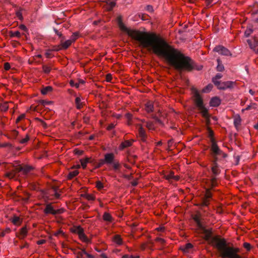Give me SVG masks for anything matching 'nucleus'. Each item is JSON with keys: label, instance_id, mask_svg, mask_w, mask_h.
I'll use <instances>...</instances> for the list:
<instances>
[{"label": "nucleus", "instance_id": "f257e3e1", "mask_svg": "<svg viewBox=\"0 0 258 258\" xmlns=\"http://www.w3.org/2000/svg\"><path fill=\"white\" fill-rule=\"evenodd\" d=\"M121 31L125 33L128 36L138 42L139 46L146 48L148 51L152 52L157 55H162L167 59L176 68H180L181 66L179 63L188 64L189 58L184 57L182 54L174 49L163 39L158 37L155 34H150L147 32L138 30H132L123 25L120 24Z\"/></svg>", "mask_w": 258, "mask_h": 258}, {"label": "nucleus", "instance_id": "f03ea898", "mask_svg": "<svg viewBox=\"0 0 258 258\" xmlns=\"http://www.w3.org/2000/svg\"><path fill=\"white\" fill-rule=\"evenodd\" d=\"M211 171L212 174L210 176V178L207 179V185L208 187L206 188V192H205L204 197L202 198L201 204H200L201 207H207L209 206L210 200L212 197L211 190L214 187L217 186V176L219 175L221 172L219 166H215V165H211Z\"/></svg>", "mask_w": 258, "mask_h": 258}, {"label": "nucleus", "instance_id": "7ed1b4c3", "mask_svg": "<svg viewBox=\"0 0 258 258\" xmlns=\"http://www.w3.org/2000/svg\"><path fill=\"white\" fill-rule=\"evenodd\" d=\"M201 228L202 229L203 233L204 234V239L217 248L218 251L231 247L227 244L225 239H221L218 236H213L211 229H207L203 227Z\"/></svg>", "mask_w": 258, "mask_h": 258}, {"label": "nucleus", "instance_id": "20e7f679", "mask_svg": "<svg viewBox=\"0 0 258 258\" xmlns=\"http://www.w3.org/2000/svg\"><path fill=\"white\" fill-rule=\"evenodd\" d=\"M174 49L177 50L178 52L182 54L183 56H184V57L189 58V60L187 61H188V64H187L184 63V62H179V63L180 64L179 65L181 66V67H180V68H176V67H175L173 64H172L171 62H170L169 60H168V59L166 58H165L164 56H162V55H158V56H160V57H162L164 59H165V60L168 61V63H169L170 64V65H171V66H172V67L173 68V69H174L175 70L177 71V72H178L179 73H181L182 72H190L195 69H197V70H199V71L201 70V69L203 67L201 66V67H197L196 68H195V63H194L193 60H192L191 59V58H190L188 56H185L184 54H183V53H181L180 51H179L178 50H177L174 48Z\"/></svg>", "mask_w": 258, "mask_h": 258}, {"label": "nucleus", "instance_id": "39448f33", "mask_svg": "<svg viewBox=\"0 0 258 258\" xmlns=\"http://www.w3.org/2000/svg\"><path fill=\"white\" fill-rule=\"evenodd\" d=\"M219 252H220V256L222 258H242L237 254L239 252V249L232 246L220 250Z\"/></svg>", "mask_w": 258, "mask_h": 258}, {"label": "nucleus", "instance_id": "423d86ee", "mask_svg": "<svg viewBox=\"0 0 258 258\" xmlns=\"http://www.w3.org/2000/svg\"><path fill=\"white\" fill-rule=\"evenodd\" d=\"M195 102L197 108L201 111L203 116L207 120L209 119V115L208 113V110L205 106H204L203 99L198 92H196L195 94Z\"/></svg>", "mask_w": 258, "mask_h": 258}, {"label": "nucleus", "instance_id": "0eeeda50", "mask_svg": "<svg viewBox=\"0 0 258 258\" xmlns=\"http://www.w3.org/2000/svg\"><path fill=\"white\" fill-rule=\"evenodd\" d=\"M215 86L218 88V89L220 90H226L227 89H232L235 85V83L234 81H226V82H216V83H213Z\"/></svg>", "mask_w": 258, "mask_h": 258}, {"label": "nucleus", "instance_id": "6e6552de", "mask_svg": "<svg viewBox=\"0 0 258 258\" xmlns=\"http://www.w3.org/2000/svg\"><path fill=\"white\" fill-rule=\"evenodd\" d=\"M210 150L211 156H222L223 158L227 157V154L219 148L216 142L211 143Z\"/></svg>", "mask_w": 258, "mask_h": 258}, {"label": "nucleus", "instance_id": "1a4fd4ad", "mask_svg": "<svg viewBox=\"0 0 258 258\" xmlns=\"http://www.w3.org/2000/svg\"><path fill=\"white\" fill-rule=\"evenodd\" d=\"M63 211V210L62 209L54 210L51 204H46V208L44 210V213H45V214H51L53 215L61 214Z\"/></svg>", "mask_w": 258, "mask_h": 258}, {"label": "nucleus", "instance_id": "9d476101", "mask_svg": "<svg viewBox=\"0 0 258 258\" xmlns=\"http://www.w3.org/2000/svg\"><path fill=\"white\" fill-rule=\"evenodd\" d=\"M213 51L222 55L230 56L231 55L230 51L223 45H218L215 47Z\"/></svg>", "mask_w": 258, "mask_h": 258}, {"label": "nucleus", "instance_id": "9b49d317", "mask_svg": "<svg viewBox=\"0 0 258 258\" xmlns=\"http://www.w3.org/2000/svg\"><path fill=\"white\" fill-rule=\"evenodd\" d=\"M75 232L79 234L80 239H82V240L87 243L89 242V240L85 236V234H84L83 229L81 227L79 226L76 228Z\"/></svg>", "mask_w": 258, "mask_h": 258}, {"label": "nucleus", "instance_id": "f8f14e48", "mask_svg": "<svg viewBox=\"0 0 258 258\" xmlns=\"http://www.w3.org/2000/svg\"><path fill=\"white\" fill-rule=\"evenodd\" d=\"M114 159V155L113 153H107L104 155V159H101L106 164L110 165L113 163V160Z\"/></svg>", "mask_w": 258, "mask_h": 258}, {"label": "nucleus", "instance_id": "ddd939ff", "mask_svg": "<svg viewBox=\"0 0 258 258\" xmlns=\"http://www.w3.org/2000/svg\"><path fill=\"white\" fill-rule=\"evenodd\" d=\"M247 43L250 48L251 49H254V48H256L258 46V39L257 37H254L252 40L248 39Z\"/></svg>", "mask_w": 258, "mask_h": 258}, {"label": "nucleus", "instance_id": "4468645a", "mask_svg": "<svg viewBox=\"0 0 258 258\" xmlns=\"http://www.w3.org/2000/svg\"><path fill=\"white\" fill-rule=\"evenodd\" d=\"M221 100L218 97L212 98L210 100V105L213 107H217L220 105Z\"/></svg>", "mask_w": 258, "mask_h": 258}, {"label": "nucleus", "instance_id": "2eb2a0df", "mask_svg": "<svg viewBox=\"0 0 258 258\" xmlns=\"http://www.w3.org/2000/svg\"><path fill=\"white\" fill-rule=\"evenodd\" d=\"M22 172V170H20V166L15 168L14 171L7 172L6 176L9 178H13L15 176V172Z\"/></svg>", "mask_w": 258, "mask_h": 258}, {"label": "nucleus", "instance_id": "dca6fc26", "mask_svg": "<svg viewBox=\"0 0 258 258\" xmlns=\"http://www.w3.org/2000/svg\"><path fill=\"white\" fill-rule=\"evenodd\" d=\"M138 133L139 135L142 138V140L144 141L146 137V132L141 125H139Z\"/></svg>", "mask_w": 258, "mask_h": 258}, {"label": "nucleus", "instance_id": "f3484780", "mask_svg": "<svg viewBox=\"0 0 258 258\" xmlns=\"http://www.w3.org/2000/svg\"><path fill=\"white\" fill-rule=\"evenodd\" d=\"M32 170V167L31 166L27 165L25 166H20V171H22V173L24 175H27Z\"/></svg>", "mask_w": 258, "mask_h": 258}, {"label": "nucleus", "instance_id": "a211bd4d", "mask_svg": "<svg viewBox=\"0 0 258 258\" xmlns=\"http://www.w3.org/2000/svg\"><path fill=\"white\" fill-rule=\"evenodd\" d=\"M164 178H165V179H166L168 180L173 179L176 181L178 180L177 176L174 175V173L172 171L170 172V173H168L165 174Z\"/></svg>", "mask_w": 258, "mask_h": 258}, {"label": "nucleus", "instance_id": "6ab92c4d", "mask_svg": "<svg viewBox=\"0 0 258 258\" xmlns=\"http://www.w3.org/2000/svg\"><path fill=\"white\" fill-rule=\"evenodd\" d=\"M106 9L108 11H111L112 10L113 7L115 6V3L113 1H111V0H106Z\"/></svg>", "mask_w": 258, "mask_h": 258}, {"label": "nucleus", "instance_id": "aec40b11", "mask_svg": "<svg viewBox=\"0 0 258 258\" xmlns=\"http://www.w3.org/2000/svg\"><path fill=\"white\" fill-rule=\"evenodd\" d=\"M113 242L116 243L117 245H121L122 243V240H121L120 236L119 235H115L112 237Z\"/></svg>", "mask_w": 258, "mask_h": 258}, {"label": "nucleus", "instance_id": "412c9836", "mask_svg": "<svg viewBox=\"0 0 258 258\" xmlns=\"http://www.w3.org/2000/svg\"><path fill=\"white\" fill-rule=\"evenodd\" d=\"M17 135H18V132L15 130H13V131H11V133L7 134L5 136H6V137H7V138H8V139H10L11 140H14L16 139Z\"/></svg>", "mask_w": 258, "mask_h": 258}, {"label": "nucleus", "instance_id": "4be33fe9", "mask_svg": "<svg viewBox=\"0 0 258 258\" xmlns=\"http://www.w3.org/2000/svg\"><path fill=\"white\" fill-rule=\"evenodd\" d=\"M217 62H218V66H217L216 69L218 72H223L224 70V67L222 64V62L221 61L220 58L217 59Z\"/></svg>", "mask_w": 258, "mask_h": 258}, {"label": "nucleus", "instance_id": "5701e85b", "mask_svg": "<svg viewBox=\"0 0 258 258\" xmlns=\"http://www.w3.org/2000/svg\"><path fill=\"white\" fill-rule=\"evenodd\" d=\"M27 230L26 227H23L21 228L20 230V234H19V236H18L19 239H23L27 235Z\"/></svg>", "mask_w": 258, "mask_h": 258}, {"label": "nucleus", "instance_id": "b1692460", "mask_svg": "<svg viewBox=\"0 0 258 258\" xmlns=\"http://www.w3.org/2000/svg\"><path fill=\"white\" fill-rule=\"evenodd\" d=\"M75 103L78 109H80L84 105V103L81 102V99L80 97L76 98Z\"/></svg>", "mask_w": 258, "mask_h": 258}, {"label": "nucleus", "instance_id": "393cba45", "mask_svg": "<svg viewBox=\"0 0 258 258\" xmlns=\"http://www.w3.org/2000/svg\"><path fill=\"white\" fill-rule=\"evenodd\" d=\"M52 90V88L50 86H48L42 89L41 93L44 95H46L47 93L51 92Z\"/></svg>", "mask_w": 258, "mask_h": 258}, {"label": "nucleus", "instance_id": "a878e982", "mask_svg": "<svg viewBox=\"0 0 258 258\" xmlns=\"http://www.w3.org/2000/svg\"><path fill=\"white\" fill-rule=\"evenodd\" d=\"M72 42V40H68L65 42L61 43V47L63 49H67L70 45H71Z\"/></svg>", "mask_w": 258, "mask_h": 258}, {"label": "nucleus", "instance_id": "bb28decb", "mask_svg": "<svg viewBox=\"0 0 258 258\" xmlns=\"http://www.w3.org/2000/svg\"><path fill=\"white\" fill-rule=\"evenodd\" d=\"M78 174V170H74L73 171L69 172V173L68 174V179H72V178L77 176Z\"/></svg>", "mask_w": 258, "mask_h": 258}, {"label": "nucleus", "instance_id": "cd10ccee", "mask_svg": "<svg viewBox=\"0 0 258 258\" xmlns=\"http://www.w3.org/2000/svg\"><path fill=\"white\" fill-rule=\"evenodd\" d=\"M154 108V106H153L152 103L148 102L146 104L145 109L148 112H152L153 111V109Z\"/></svg>", "mask_w": 258, "mask_h": 258}, {"label": "nucleus", "instance_id": "c85d7f7f", "mask_svg": "<svg viewBox=\"0 0 258 258\" xmlns=\"http://www.w3.org/2000/svg\"><path fill=\"white\" fill-rule=\"evenodd\" d=\"M9 109V106L8 105V103L4 102L1 104L0 105V110L1 111L6 112L7 110Z\"/></svg>", "mask_w": 258, "mask_h": 258}, {"label": "nucleus", "instance_id": "c756f323", "mask_svg": "<svg viewBox=\"0 0 258 258\" xmlns=\"http://www.w3.org/2000/svg\"><path fill=\"white\" fill-rule=\"evenodd\" d=\"M103 220L107 222L111 221V216L108 213H105L103 215Z\"/></svg>", "mask_w": 258, "mask_h": 258}, {"label": "nucleus", "instance_id": "7c9ffc66", "mask_svg": "<svg viewBox=\"0 0 258 258\" xmlns=\"http://www.w3.org/2000/svg\"><path fill=\"white\" fill-rule=\"evenodd\" d=\"M241 122V118L240 116L235 117L234 119V124L235 127H237L240 125Z\"/></svg>", "mask_w": 258, "mask_h": 258}, {"label": "nucleus", "instance_id": "2f4dec72", "mask_svg": "<svg viewBox=\"0 0 258 258\" xmlns=\"http://www.w3.org/2000/svg\"><path fill=\"white\" fill-rule=\"evenodd\" d=\"M213 89V84H208L205 88L203 89V92L207 93L210 92Z\"/></svg>", "mask_w": 258, "mask_h": 258}, {"label": "nucleus", "instance_id": "473e14b6", "mask_svg": "<svg viewBox=\"0 0 258 258\" xmlns=\"http://www.w3.org/2000/svg\"><path fill=\"white\" fill-rule=\"evenodd\" d=\"M222 75L221 74H216V76L213 78L212 79V82L213 83H216V82H221L219 81L218 80L221 79L222 78Z\"/></svg>", "mask_w": 258, "mask_h": 258}, {"label": "nucleus", "instance_id": "72a5a7b5", "mask_svg": "<svg viewBox=\"0 0 258 258\" xmlns=\"http://www.w3.org/2000/svg\"><path fill=\"white\" fill-rule=\"evenodd\" d=\"M193 245L191 244V243H187L185 245L184 247L183 248V252H188V250L191 249Z\"/></svg>", "mask_w": 258, "mask_h": 258}, {"label": "nucleus", "instance_id": "f704fd0d", "mask_svg": "<svg viewBox=\"0 0 258 258\" xmlns=\"http://www.w3.org/2000/svg\"><path fill=\"white\" fill-rule=\"evenodd\" d=\"M213 159L211 160V165H215V166L219 165L217 162L218 161V156H211Z\"/></svg>", "mask_w": 258, "mask_h": 258}, {"label": "nucleus", "instance_id": "c9c22d12", "mask_svg": "<svg viewBox=\"0 0 258 258\" xmlns=\"http://www.w3.org/2000/svg\"><path fill=\"white\" fill-rule=\"evenodd\" d=\"M12 222L15 225H19L21 223V220L18 216L13 217Z\"/></svg>", "mask_w": 258, "mask_h": 258}, {"label": "nucleus", "instance_id": "e433bc0d", "mask_svg": "<svg viewBox=\"0 0 258 258\" xmlns=\"http://www.w3.org/2000/svg\"><path fill=\"white\" fill-rule=\"evenodd\" d=\"M42 70L46 74H48L50 73L51 70V67H48V66L43 65L42 66Z\"/></svg>", "mask_w": 258, "mask_h": 258}, {"label": "nucleus", "instance_id": "4c0bfd02", "mask_svg": "<svg viewBox=\"0 0 258 258\" xmlns=\"http://www.w3.org/2000/svg\"><path fill=\"white\" fill-rule=\"evenodd\" d=\"M52 189L54 191V196L56 199H59L60 198V194L57 192V190H58V187L56 186L52 187Z\"/></svg>", "mask_w": 258, "mask_h": 258}, {"label": "nucleus", "instance_id": "58836bf2", "mask_svg": "<svg viewBox=\"0 0 258 258\" xmlns=\"http://www.w3.org/2000/svg\"><path fill=\"white\" fill-rule=\"evenodd\" d=\"M253 32V29L251 28H247L246 29L245 32H244V35H245V37H248Z\"/></svg>", "mask_w": 258, "mask_h": 258}, {"label": "nucleus", "instance_id": "ea45409f", "mask_svg": "<svg viewBox=\"0 0 258 258\" xmlns=\"http://www.w3.org/2000/svg\"><path fill=\"white\" fill-rule=\"evenodd\" d=\"M213 132L210 128H209V137L210 138L211 143H213V142H216L213 138Z\"/></svg>", "mask_w": 258, "mask_h": 258}, {"label": "nucleus", "instance_id": "a19ab883", "mask_svg": "<svg viewBox=\"0 0 258 258\" xmlns=\"http://www.w3.org/2000/svg\"><path fill=\"white\" fill-rule=\"evenodd\" d=\"M131 146V142L129 141H126L121 144V146H122V149L125 148L130 147Z\"/></svg>", "mask_w": 258, "mask_h": 258}, {"label": "nucleus", "instance_id": "79ce46f5", "mask_svg": "<svg viewBox=\"0 0 258 258\" xmlns=\"http://www.w3.org/2000/svg\"><path fill=\"white\" fill-rule=\"evenodd\" d=\"M88 162V158L86 159H81V166H83V168L85 169L86 168V164Z\"/></svg>", "mask_w": 258, "mask_h": 258}, {"label": "nucleus", "instance_id": "37998d69", "mask_svg": "<svg viewBox=\"0 0 258 258\" xmlns=\"http://www.w3.org/2000/svg\"><path fill=\"white\" fill-rule=\"evenodd\" d=\"M10 37H17L19 38L20 37V32L18 31H15V32H11Z\"/></svg>", "mask_w": 258, "mask_h": 258}, {"label": "nucleus", "instance_id": "c03bdc74", "mask_svg": "<svg viewBox=\"0 0 258 258\" xmlns=\"http://www.w3.org/2000/svg\"><path fill=\"white\" fill-rule=\"evenodd\" d=\"M125 116H126V118L128 119V124L131 125V121L132 119V114L130 113H126V115H125Z\"/></svg>", "mask_w": 258, "mask_h": 258}, {"label": "nucleus", "instance_id": "a18cd8bd", "mask_svg": "<svg viewBox=\"0 0 258 258\" xmlns=\"http://www.w3.org/2000/svg\"><path fill=\"white\" fill-rule=\"evenodd\" d=\"M72 250L73 251L74 253L77 255V258H82L83 254L82 252H77L75 249H72Z\"/></svg>", "mask_w": 258, "mask_h": 258}, {"label": "nucleus", "instance_id": "49530a36", "mask_svg": "<svg viewBox=\"0 0 258 258\" xmlns=\"http://www.w3.org/2000/svg\"><path fill=\"white\" fill-rule=\"evenodd\" d=\"M70 85H71L72 87H75L77 88H79V83H75L73 80L70 81Z\"/></svg>", "mask_w": 258, "mask_h": 258}, {"label": "nucleus", "instance_id": "de8ad7c7", "mask_svg": "<svg viewBox=\"0 0 258 258\" xmlns=\"http://www.w3.org/2000/svg\"><path fill=\"white\" fill-rule=\"evenodd\" d=\"M29 139V138L28 135H26V138H25L23 139H21V140H20V141H19V143L21 144H25L27 143V142L28 141Z\"/></svg>", "mask_w": 258, "mask_h": 258}, {"label": "nucleus", "instance_id": "09e8293b", "mask_svg": "<svg viewBox=\"0 0 258 258\" xmlns=\"http://www.w3.org/2000/svg\"><path fill=\"white\" fill-rule=\"evenodd\" d=\"M146 127L148 128V129L150 130H152L154 129V125H153V123L152 122H148L146 123Z\"/></svg>", "mask_w": 258, "mask_h": 258}, {"label": "nucleus", "instance_id": "8fccbe9b", "mask_svg": "<svg viewBox=\"0 0 258 258\" xmlns=\"http://www.w3.org/2000/svg\"><path fill=\"white\" fill-rule=\"evenodd\" d=\"M113 168H114L115 171H117L119 172V164L118 163H113Z\"/></svg>", "mask_w": 258, "mask_h": 258}, {"label": "nucleus", "instance_id": "3c124183", "mask_svg": "<svg viewBox=\"0 0 258 258\" xmlns=\"http://www.w3.org/2000/svg\"><path fill=\"white\" fill-rule=\"evenodd\" d=\"M62 46H60L59 45H55V46H54L53 47H52V51H59L61 49H62Z\"/></svg>", "mask_w": 258, "mask_h": 258}, {"label": "nucleus", "instance_id": "603ef678", "mask_svg": "<svg viewBox=\"0 0 258 258\" xmlns=\"http://www.w3.org/2000/svg\"><path fill=\"white\" fill-rule=\"evenodd\" d=\"M195 222H197L198 225H199V227L201 228V227H202V225H201V223H200V220H199V218L197 215H196L195 216Z\"/></svg>", "mask_w": 258, "mask_h": 258}, {"label": "nucleus", "instance_id": "864d4df0", "mask_svg": "<svg viewBox=\"0 0 258 258\" xmlns=\"http://www.w3.org/2000/svg\"><path fill=\"white\" fill-rule=\"evenodd\" d=\"M0 147H9V148H12L13 147V145L10 143H7L4 144H1Z\"/></svg>", "mask_w": 258, "mask_h": 258}, {"label": "nucleus", "instance_id": "5fc2aeb1", "mask_svg": "<svg viewBox=\"0 0 258 258\" xmlns=\"http://www.w3.org/2000/svg\"><path fill=\"white\" fill-rule=\"evenodd\" d=\"M39 103L40 104L42 105L43 106H45L46 105H49L50 103V102H47L45 100H41L39 101Z\"/></svg>", "mask_w": 258, "mask_h": 258}, {"label": "nucleus", "instance_id": "6e6d98bb", "mask_svg": "<svg viewBox=\"0 0 258 258\" xmlns=\"http://www.w3.org/2000/svg\"><path fill=\"white\" fill-rule=\"evenodd\" d=\"M35 119L36 120H38L39 122H41L42 126H43L44 128H46V127H47L46 123L43 120H42L41 119H39L38 118H36Z\"/></svg>", "mask_w": 258, "mask_h": 258}, {"label": "nucleus", "instance_id": "4d7b16f0", "mask_svg": "<svg viewBox=\"0 0 258 258\" xmlns=\"http://www.w3.org/2000/svg\"><path fill=\"white\" fill-rule=\"evenodd\" d=\"M243 246H244V248L246 249V250H250V248L251 247V246H250V244L249 243H246V242L244 243Z\"/></svg>", "mask_w": 258, "mask_h": 258}, {"label": "nucleus", "instance_id": "13d9d810", "mask_svg": "<svg viewBox=\"0 0 258 258\" xmlns=\"http://www.w3.org/2000/svg\"><path fill=\"white\" fill-rule=\"evenodd\" d=\"M96 187L98 188L99 189H101L103 187V183H101V181H98L96 182Z\"/></svg>", "mask_w": 258, "mask_h": 258}, {"label": "nucleus", "instance_id": "bf43d9fd", "mask_svg": "<svg viewBox=\"0 0 258 258\" xmlns=\"http://www.w3.org/2000/svg\"><path fill=\"white\" fill-rule=\"evenodd\" d=\"M146 10L150 13H152L154 11L152 6L150 5L146 6Z\"/></svg>", "mask_w": 258, "mask_h": 258}, {"label": "nucleus", "instance_id": "052dcab7", "mask_svg": "<svg viewBox=\"0 0 258 258\" xmlns=\"http://www.w3.org/2000/svg\"><path fill=\"white\" fill-rule=\"evenodd\" d=\"M105 163V162L103 161V160H102L101 159L99 160V163H98V164H97V167L98 168H100L101 167V166H103V164H104Z\"/></svg>", "mask_w": 258, "mask_h": 258}, {"label": "nucleus", "instance_id": "680f3d73", "mask_svg": "<svg viewBox=\"0 0 258 258\" xmlns=\"http://www.w3.org/2000/svg\"><path fill=\"white\" fill-rule=\"evenodd\" d=\"M24 117H25V114H21V115H19L18 118H17V119H16V122H19L20 120L24 119Z\"/></svg>", "mask_w": 258, "mask_h": 258}, {"label": "nucleus", "instance_id": "e2e57ef3", "mask_svg": "<svg viewBox=\"0 0 258 258\" xmlns=\"http://www.w3.org/2000/svg\"><path fill=\"white\" fill-rule=\"evenodd\" d=\"M16 15H17V17L19 18V20H21L23 19L22 14L21 13L20 11L17 12L16 13Z\"/></svg>", "mask_w": 258, "mask_h": 258}, {"label": "nucleus", "instance_id": "0e129e2a", "mask_svg": "<svg viewBox=\"0 0 258 258\" xmlns=\"http://www.w3.org/2000/svg\"><path fill=\"white\" fill-rule=\"evenodd\" d=\"M156 241H157L161 244L164 243V242H165L164 239H163L160 237L156 238Z\"/></svg>", "mask_w": 258, "mask_h": 258}, {"label": "nucleus", "instance_id": "69168bd1", "mask_svg": "<svg viewBox=\"0 0 258 258\" xmlns=\"http://www.w3.org/2000/svg\"><path fill=\"white\" fill-rule=\"evenodd\" d=\"M4 67L5 70H9V69L11 68V67L10 66V64L9 62H5L4 64Z\"/></svg>", "mask_w": 258, "mask_h": 258}, {"label": "nucleus", "instance_id": "338daca9", "mask_svg": "<svg viewBox=\"0 0 258 258\" xmlns=\"http://www.w3.org/2000/svg\"><path fill=\"white\" fill-rule=\"evenodd\" d=\"M122 258H139V256H138L135 257L132 255H129L128 254H124L122 256Z\"/></svg>", "mask_w": 258, "mask_h": 258}, {"label": "nucleus", "instance_id": "774afa93", "mask_svg": "<svg viewBox=\"0 0 258 258\" xmlns=\"http://www.w3.org/2000/svg\"><path fill=\"white\" fill-rule=\"evenodd\" d=\"M50 51H51L50 50H48L45 52V55H46V57L50 58L51 57Z\"/></svg>", "mask_w": 258, "mask_h": 258}]
</instances>
